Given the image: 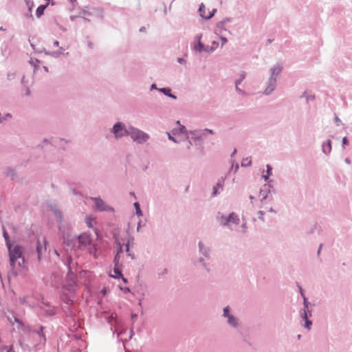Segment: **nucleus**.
I'll return each mask as SVG.
<instances>
[{
  "instance_id": "58836bf2",
  "label": "nucleus",
  "mask_w": 352,
  "mask_h": 352,
  "mask_svg": "<svg viewBox=\"0 0 352 352\" xmlns=\"http://www.w3.org/2000/svg\"><path fill=\"white\" fill-rule=\"evenodd\" d=\"M302 298L303 299V307L302 309H310L309 306H314V304H311L310 302L308 301L306 296Z\"/></svg>"
},
{
  "instance_id": "79ce46f5",
  "label": "nucleus",
  "mask_w": 352,
  "mask_h": 352,
  "mask_svg": "<svg viewBox=\"0 0 352 352\" xmlns=\"http://www.w3.org/2000/svg\"><path fill=\"white\" fill-rule=\"evenodd\" d=\"M251 164L252 161L251 160H249L248 158L243 159V161L241 162V166L244 167L249 166L251 165Z\"/></svg>"
},
{
  "instance_id": "b1692460",
  "label": "nucleus",
  "mask_w": 352,
  "mask_h": 352,
  "mask_svg": "<svg viewBox=\"0 0 352 352\" xmlns=\"http://www.w3.org/2000/svg\"><path fill=\"white\" fill-rule=\"evenodd\" d=\"M122 267V265H120V266L114 267L113 270L114 275L110 274L109 276L113 278H120V277H122L123 274L121 270Z\"/></svg>"
},
{
  "instance_id": "6ab92c4d",
  "label": "nucleus",
  "mask_w": 352,
  "mask_h": 352,
  "mask_svg": "<svg viewBox=\"0 0 352 352\" xmlns=\"http://www.w3.org/2000/svg\"><path fill=\"white\" fill-rule=\"evenodd\" d=\"M271 74L270 78H273L277 80V77L282 71V67L279 64H276L270 69Z\"/></svg>"
},
{
  "instance_id": "a211bd4d",
  "label": "nucleus",
  "mask_w": 352,
  "mask_h": 352,
  "mask_svg": "<svg viewBox=\"0 0 352 352\" xmlns=\"http://www.w3.org/2000/svg\"><path fill=\"white\" fill-rule=\"evenodd\" d=\"M39 308L44 312V315L46 317H52L56 314V309L54 306L49 307H39Z\"/></svg>"
},
{
  "instance_id": "7c9ffc66",
  "label": "nucleus",
  "mask_w": 352,
  "mask_h": 352,
  "mask_svg": "<svg viewBox=\"0 0 352 352\" xmlns=\"http://www.w3.org/2000/svg\"><path fill=\"white\" fill-rule=\"evenodd\" d=\"M196 131V133L198 134H200L203 137L204 136H206L207 134H213L214 133V131L212 130V129H198V130H195Z\"/></svg>"
},
{
  "instance_id": "f3484780",
  "label": "nucleus",
  "mask_w": 352,
  "mask_h": 352,
  "mask_svg": "<svg viewBox=\"0 0 352 352\" xmlns=\"http://www.w3.org/2000/svg\"><path fill=\"white\" fill-rule=\"evenodd\" d=\"M199 252L202 254L204 257L209 259L210 258V248L206 247L202 241L198 243Z\"/></svg>"
},
{
  "instance_id": "0eeeda50",
  "label": "nucleus",
  "mask_w": 352,
  "mask_h": 352,
  "mask_svg": "<svg viewBox=\"0 0 352 352\" xmlns=\"http://www.w3.org/2000/svg\"><path fill=\"white\" fill-rule=\"evenodd\" d=\"M45 329V327L38 324L34 327H28V331L31 333L36 334L39 338L40 343H45L47 338L45 333H44Z\"/></svg>"
},
{
  "instance_id": "a878e982",
  "label": "nucleus",
  "mask_w": 352,
  "mask_h": 352,
  "mask_svg": "<svg viewBox=\"0 0 352 352\" xmlns=\"http://www.w3.org/2000/svg\"><path fill=\"white\" fill-rule=\"evenodd\" d=\"M206 45H205L201 41H199L195 44L193 47V50L197 52L201 53L202 52H206Z\"/></svg>"
},
{
  "instance_id": "6e6d98bb",
  "label": "nucleus",
  "mask_w": 352,
  "mask_h": 352,
  "mask_svg": "<svg viewBox=\"0 0 352 352\" xmlns=\"http://www.w3.org/2000/svg\"><path fill=\"white\" fill-rule=\"evenodd\" d=\"M297 286H298V290H299V292H300V294L301 297H304V296H305V294L304 290H303V289L302 288V287H301L298 283H297Z\"/></svg>"
},
{
  "instance_id": "69168bd1",
  "label": "nucleus",
  "mask_w": 352,
  "mask_h": 352,
  "mask_svg": "<svg viewBox=\"0 0 352 352\" xmlns=\"http://www.w3.org/2000/svg\"><path fill=\"white\" fill-rule=\"evenodd\" d=\"M223 21H225L226 23H227L228 22H232V19L231 17H226L225 19H223Z\"/></svg>"
},
{
  "instance_id": "a19ab883",
  "label": "nucleus",
  "mask_w": 352,
  "mask_h": 352,
  "mask_svg": "<svg viewBox=\"0 0 352 352\" xmlns=\"http://www.w3.org/2000/svg\"><path fill=\"white\" fill-rule=\"evenodd\" d=\"M216 12H217V9L214 8L212 10V11L209 12L208 14L206 16H204V19L206 20H209L213 17V16L215 14Z\"/></svg>"
},
{
  "instance_id": "412c9836",
  "label": "nucleus",
  "mask_w": 352,
  "mask_h": 352,
  "mask_svg": "<svg viewBox=\"0 0 352 352\" xmlns=\"http://www.w3.org/2000/svg\"><path fill=\"white\" fill-rule=\"evenodd\" d=\"M322 152L325 155H329L331 151V141L330 140H327L326 142H324L322 144Z\"/></svg>"
},
{
  "instance_id": "13d9d810",
  "label": "nucleus",
  "mask_w": 352,
  "mask_h": 352,
  "mask_svg": "<svg viewBox=\"0 0 352 352\" xmlns=\"http://www.w3.org/2000/svg\"><path fill=\"white\" fill-rule=\"evenodd\" d=\"M120 289L124 293V294H128L129 292H131V289L129 287H120Z\"/></svg>"
},
{
  "instance_id": "dca6fc26",
  "label": "nucleus",
  "mask_w": 352,
  "mask_h": 352,
  "mask_svg": "<svg viewBox=\"0 0 352 352\" xmlns=\"http://www.w3.org/2000/svg\"><path fill=\"white\" fill-rule=\"evenodd\" d=\"M43 243H44V247L41 245L40 241L38 239L36 241V251L37 254V259L38 261L41 259V255L43 251L45 252L47 250L46 245H47V241L45 238L43 239Z\"/></svg>"
},
{
  "instance_id": "8fccbe9b",
  "label": "nucleus",
  "mask_w": 352,
  "mask_h": 352,
  "mask_svg": "<svg viewBox=\"0 0 352 352\" xmlns=\"http://www.w3.org/2000/svg\"><path fill=\"white\" fill-rule=\"evenodd\" d=\"M50 306H52V305H50V303L49 302H45V301L44 300L43 297V298H42V301H41V305H40L39 307H50Z\"/></svg>"
},
{
  "instance_id": "052dcab7",
  "label": "nucleus",
  "mask_w": 352,
  "mask_h": 352,
  "mask_svg": "<svg viewBox=\"0 0 352 352\" xmlns=\"http://www.w3.org/2000/svg\"><path fill=\"white\" fill-rule=\"evenodd\" d=\"M334 121L337 126H340L342 122L341 120L337 116H335Z\"/></svg>"
},
{
  "instance_id": "f03ea898",
  "label": "nucleus",
  "mask_w": 352,
  "mask_h": 352,
  "mask_svg": "<svg viewBox=\"0 0 352 352\" xmlns=\"http://www.w3.org/2000/svg\"><path fill=\"white\" fill-rule=\"evenodd\" d=\"M77 276L74 274L70 266L68 267V272L65 278V283L63 289L69 293H75L77 287Z\"/></svg>"
},
{
  "instance_id": "c756f323",
  "label": "nucleus",
  "mask_w": 352,
  "mask_h": 352,
  "mask_svg": "<svg viewBox=\"0 0 352 352\" xmlns=\"http://www.w3.org/2000/svg\"><path fill=\"white\" fill-rule=\"evenodd\" d=\"M300 98H305L307 103H308L310 100L313 101L315 100V96L313 94H309L307 91H305L302 93V94L300 96Z\"/></svg>"
},
{
  "instance_id": "4d7b16f0",
  "label": "nucleus",
  "mask_w": 352,
  "mask_h": 352,
  "mask_svg": "<svg viewBox=\"0 0 352 352\" xmlns=\"http://www.w3.org/2000/svg\"><path fill=\"white\" fill-rule=\"evenodd\" d=\"M221 41V45H224L227 42H228V39L227 38H226L225 36H221L219 37Z\"/></svg>"
},
{
  "instance_id": "9d476101",
  "label": "nucleus",
  "mask_w": 352,
  "mask_h": 352,
  "mask_svg": "<svg viewBox=\"0 0 352 352\" xmlns=\"http://www.w3.org/2000/svg\"><path fill=\"white\" fill-rule=\"evenodd\" d=\"M300 316L305 322L304 327L307 330H310L312 326V321L309 319L312 316L311 309H300L299 311Z\"/></svg>"
},
{
  "instance_id": "5701e85b",
  "label": "nucleus",
  "mask_w": 352,
  "mask_h": 352,
  "mask_svg": "<svg viewBox=\"0 0 352 352\" xmlns=\"http://www.w3.org/2000/svg\"><path fill=\"white\" fill-rule=\"evenodd\" d=\"M198 263H200L207 272H210V268L208 263H207L203 257H199L197 260L194 261V265L197 266Z\"/></svg>"
},
{
  "instance_id": "0e129e2a",
  "label": "nucleus",
  "mask_w": 352,
  "mask_h": 352,
  "mask_svg": "<svg viewBox=\"0 0 352 352\" xmlns=\"http://www.w3.org/2000/svg\"><path fill=\"white\" fill-rule=\"evenodd\" d=\"M133 241H134V238L133 236H129L128 240H127V242L126 243H129V246L130 245V243H131L132 244L133 243Z\"/></svg>"
},
{
  "instance_id": "ddd939ff",
  "label": "nucleus",
  "mask_w": 352,
  "mask_h": 352,
  "mask_svg": "<svg viewBox=\"0 0 352 352\" xmlns=\"http://www.w3.org/2000/svg\"><path fill=\"white\" fill-rule=\"evenodd\" d=\"M63 243L71 250L74 249L77 244V238L72 237L69 234H63Z\"/></svg>"
},
{
  "instance_id": "e433bc0d",
  "label": "nucleus",
  "mask_w": 352,
  "mask_h": 352,
  "mask_svg": "<svg viewBox=\"0 0 352 352\" xmlns=\"http://www.w3.org/2000/svg\"><path fill=\"white\" fill-rule=\"evenodd\" d=\"M198 11H199L200 16L202 17L203 19H204V16H207V15H206V7L203 3H201L200 4Z\"/></svg>"
},
{
  "instance_id": "ea45409f",
  "label": "nucleus",
  "mask_w": 352,
  "mask_h": 352,
  "mask_svg": "<svg viewBox=\"0 0 352 352\" xmlns=\"http://www.w3.org/2000/svg\"><path fill=\"white\" fill-rule=\"evenodd\" d=\"M120 254H116L113 261L114 267L120 266L121 264H120Z\"/></svg>"
},
{
  "instance_id": "09e8293b",
  "label": "nucleus",
  "mask_w": 352,
  "mask_h": 352,
  "mask_svg": "<svg viewBox=\"0 0 352 352\" xmlns=\"http://www.w3.org/2000/svg\"><path fill=\"white\" fill-rule=\"evenodd\" d=\"M258 219L262 221L263 222L265 221V219H264V214H265V212L263 211V210H258Z\"/></svg>"
},
{
  "instance_id": "864d4df0",
  "label": "nucleus",
  "mask_w": 352,
  "mask_h": 352,
  "mask_svg": "<svg viewBox=\"0 0 352 352\" xmlns=\"http://www.w3.org/2000/svg\"><path fill=\"white\" fill-rule=\"evenodd\" d=\"M318 226L317 223H315L312 226L310 230L307 232V234H312L314 232V231L318 228Z\"/></svg>"
},
{
  "instance_id": "49530a36",
  "label": "nucleus",
  "mask_w": 352,
  "mask_h": 352,
  "mask_svg": "<svg viewBox=\"0 0 352 352\" xmlns=\"http://www.w3.org/2000/svg\"><path fill=\"white\" fill-rule=\"evenodd\" d=\"M245 78V74H241L239 79L235 80V85H240Z\"/></svg>"
},
{
  "instance_id": "4c0bfd02",
  "label": "nucleus",
  "mask_w": 352,
  "mask_h": 352,
  "mask_svg": "<svg viewBox=\"0 0 352 352\" xmlns=\"http://www.w3.org/2000/svg\"><path fill=\"white\" fill-rule=\"evenodd\" d=\"M124 245L126 247L125 252H126L127 256H129L132 260L135 259V256L134 253H131L130 252V248L129 247V243H126L124 244Z\"/></svg>"
},
{
  "instance_id": "bf43d9fd",
  "label": "nucleus",
  "mask_w": 352,
  "mask_h": 352,
  "mask_svg": "<svg viewBox=\"0 0 352 352\" xmlns=\"http://www.w3.org/2000/svg\"><path fill=\"white\" fill-rule=\"evenodd\" d=\"M201 38H202V34H197L195 37V41L197 43H199V41H201Z\"/></svg>"
},
{
  "instance_id": "a18cd8bd",
  "label": "nucleus",
  "mask_w": 352,
  "mask_h": 352,
  "mask_svg": "<svg viewBox=\"0 0 352 352\" xmlns=\"http://www.w3.org/2000/svg\"><path fill=\"white\" fill-rule=\"evenodd\" d=\"M266 174L268 175V176L272 175V167L270 164L266 165Z\"/></svg>"
},
{
  "instance_id": "603ef678",
  "label": "nucleus",
  "mask_w": 352,
  "mask_h": 352,
  "mask_svg": "<svg viewBox=\"0 0 352 352\" xmlns=\"http://www.w3.org/2000/svg\"><path fill=\"white\" fill-rule=\"evenodd\" d=\"M349 142L347 137H344L342 140V146L344 147L345 146L349 145Z\"/></svg>"
},
{
  "instance_id": "4be33fe9",
  "label": "nucleus",
  "mask_w": 352,
  "mask_h": 352,
  "mask_svg": "<svg viewBox=\"0 0 352 352\" xmlns=\"http://www.w3.org/2000/svg\"><path fill=\"white\" fill-rule=\"evenodd\" d=\"M226 24V23H225V21H223V20L217 23L214 33L218 34H221L222 31H227V29L225 27Z\"/></svg>"
},
{
  "instance_id": "1a4fd4ad",
  "label": "nucleus",
  "mask_w": 352,
  "mask_h": 352,
  "mask_svg": "<svg viewBox=\"0 0 352 352\" xmlns=\"http://www.w3.org/2000/svg\"><path fill=\"white\" fill-rule=\"evenodd\" d=\"M191 138L189 141L190 144H192V142H194L195 146L197 148V149L200 150V151L202 153L204 151V140L203 136L200 134H198V133H196V131H190Z\"/></svg>"
},
{
  "instance_id": "473e14b6",
  "label": "nucleus",
  "mask_w": 352,
  "mask_h": 352,
  "mask_svg": "<svg viewBox=\"0 0 352 352\" xmlns=\"http://www.w3.org/2000/svg\"><path fill=\"white\" fill-rule=\"evenodd\" d=\"M157 90L159 92L162 93L163 94H164L165 96H166L168 97H169V96L172 93V90L170 87H163V88H160V89H157Z\"/></svg>"
},
{
  "instance_id": "bb28decb",
  "label": "nucleus",
  "mask_w": 352,
  "mask_h": 352,
  "mask_svg": "<svg viewBox=\"0 0 352 352\" xmlns=\"http://www.w3.org/2000/svg\"><path fill=\"white\" fill-rule=\"evenodd\" d=\"M6 170V176L10 177L12 180H14L16 178V170L11 167H8Z\"/></svg>"
},
{
  "instance_id": "774afa93",
  "label": "nucleus",
  "mask_w": 352,
  "mask_h": 352,
  "mask_svg": "<svg viewBox=\"0 0 352 352\" xmlns=\"http://www.w3.org/2000/svg\"><path fill=\"white\" fill-rule=\"evenodd\" d=\"M168 139H169L170 140L173 141L174 142H176V143L177 142V141L176 140V139H175L174 137H173L171 135H170V134H168Z\"/></svg>"
},
{
  "instance_id": "f704fd0d",
  "label": "nucleus",
  "mask_w": 352,
  "mask_h": 352,
  "mask_svg": "<svg viewBox=\"0 0 352 352\" xmlns=\"http://www.w3.org/2000/svg\"><path fill=\"white\" fill-rule=\"evenodd\" d=\"M25 2L27 7L28 8L30 18L33 19V16L32 14V10L34 6V2L32 0H25Z\"/></svg>"
},
{
  "instance_id": "2f4dec72",
  "label": "nucleus",
  "mask_w": 352,
  "mask_h": 352,
  "mask_svg": "<svg viewBox=\"0 0 352 352\" xmlns=\"http://www.w3.org/2000/svg\"><path fill=\"white\" fill-rule=\"evenodd\" d=\"M45 54L46 55L51 56L54 58H58L61 54H63V52L61 51H53V52H47L44 50Z\"/></svg>"
},
{
  "instance_id": "f257e3e1",
  "label": "nucleus",
  "mask_w": 352,
  "mask_h": 352,
  "mask_svg": "<svg viewBox=\"0 0 352 352\" xmlns=\"http://www.w3.org/2000/svg\"><path fill=\"white\" fill-rule=\"evenodd\" d=\"M10 257V266L14 267L16 265V261L21 259V262H19L18 265L20 267H25V258L23 256V247L19 244H16L14 246L13 245H10V248H7Z\"/></svg>"
},
{
  "instance_id": "c85d7f7f",
  "label": "nucleus",
  "mask_w": 352,
  "mask_h": 352,
  "mask_svg": "<svg viewBox=\"0 0 352 352\" xmlns=\"http://www.w3.org/2000/svg\"><path fill=\"white\" fill-rule=\"evenodd\" d=\"M219 45V43L217 41H212V45H206V52L208 54H211L217 49Z\"/></svg>"
},
{
  "instance_id": "6e6552de",
  "label": "nucleus",
  "mask_w": 352,
  "mask_h": 352,
  "mask_svg": "<svg viewBox=\"0 0 352 352\" xmlns=\"http://www.w3.org/2000/svg\"><path fill=\"white\" fill-rule=\"evenodd\" d=\"M92 243V239L90 234L87 233L80 234L77 238L78 248L83 250L90 245Z\"/></svg>"
},
{
  "instance_id": "7ed1b4c3",
  "label": "nucleus",
  "mask_w": 352,
  "mask_h": 352,
  "mask_svg": "<svg viewBox=\"0 0 352 352\" xmlns=\"http://www.w3.org/2000/svg\"><path fill=\"white\" fill-rule=\"evenodd\" d=\"M128 135L138 144H143L149 139L148 134L133 126L129 127Z\"/></svg>"
},
{
  "instance_id": "f8f14e48",
  "label": "nucleus",
  "mask_w": 352,
  "mask_h": 352,
  "mask_svg": "<svg viewBox=\"0 0 352 352\" xmlns=\"http://www.w3.org/2000/svg\"><path fill=\"white\" fill-rule=\"evenodd\" d=\"M81 13L84 15H96L99 18H103V10L101 8L85 7L82 9Z\"/></svg>"
},
{
  "instance_id": "20e7f679",
  "label": "nucleus",
  "mask_w": 352,
  "mask_h": 352,
  "mask_svg": "<svg viewBox=\"0 0 352 352\" xmlns=\"http://www.w3.org/2000/svg\"><path fill=\"white\" fill-rule=\"evenodd\" d=\"M217 219L223 226H228L230 223H233L234 225H239L240 223V219L239 216L234 212H230L228 216H226L218 212Z\"/></svg>"
},
{
  "instance_id": "de8ad7c7",
  "label": "nucleus",
  "mask_w": 352,
  "mask_h": 352,
  "mask_svg": "<svg viewBox=\"0 0 352 352\" xmlns=\"http://www.w3.org/2000/svg\"><path fill=\"white\" fill-rule=\"evenodd\" d=\"M239 85H235V87H236V91L239 93V94H241V95H246V92L240 89L239 87Z\"/></svg>"
},
{
  "instance_id": "c03bdc74",
  "label": "nucleus",
  "mask_w": 352,
  "mask_h": 352,
  "mask_svg": "<svg viewBox=\"0 0 352 352\" xmlns=\"http://www.w3.org/2000/svg\"><path fill=\"white\" fill-rule=\"evenodd\" d=\"M13 349V346H10L9 347L7 346H5V345H3L1 349H0V351L1 352H3L5 351H6V352H11L12 350Z\"/></svg>"
},
{
  "instance_id": "423d86ee",
  "label": "nucleus",
  "mask_w": 352,
  "mask_h": 352,
  "mask_svg": "<svg viewBox=\"0 0 352 352\" xmlns=\"http://www.w3.org/2000/svg\"><path fill=\"white\" fill-rule=\"evenodd\" d=\"M222 316L228 318L227 322L230 327L235 329L239 327V319L230 314V307L229 306L223 308Z\"/></svg>"
},
{
  "instance_id": "2eb2a0df",
  "label": "nucleus",
  "mask_w": 352,
  "mask_h": 352,
  "mask_svg": "<svg viewBox=\"0 0 352 352\" xmlns=\"http://www.w3.org/2000/svg\"><path fill=\"white\" fill-rule=\"evenodd\" d=\"M277 80L273 78H269L267 82V87L264 91V94L268 96L271 94L276 89Z\"/></svg>"
},
{
  "instance_id": "338daca9",
  "label": "nucleus",
  "mask_w": 352,
  "mask_h": 352,
  "mask_svg": "<svg viewBox=\"0 0 352 352\" xmlns=\"http://www.w3.org/2000/svg\"><path fill=\"white\" fill-rule=\"evenodd\" d=\"M270 177V176H268V175H267V174L263 175V178L264 179L265 182H269Z\"/></svg>"
},
{
  "instance_id": "cd10ccee",
  "label": "nucleus",
  "mask_w": 352,
  "mask_h": 352,
  "mask_svg": "<svg viewBox=\"0 0 352 352\" xmlns=\"http://www.w3.org/2000/svg\"><path fill=\"white\" fill-rule=\"evenodd\" d=\"M3 236L5 239L7 248H10V245H13V242L10 241V236L5 228H3Z\"/></svg>"
},
{
  "instance_id": "39448f33",
  "label": "nucleus",
  "mask_w": 352,
  "mask_h": 352,
  "mask_svg": "<svg viewBox=\"0 0 352 352\" xmlns=\"http://www.w3.org/2000/svg\"><path fill=\"white\" fill-rule=\"evenodd\" d=\"M111 131L113 133L116 138H120L128 135L129 128L126 129L122 122H117L113 124Z\"/></svg>"
},
{
  "instance_id": "37998d69",
  "label": "nucleus",
  "mask_w": 352,
  "mask_h": 352,
  "mask_svg": "<svg viewBox=\"0 0 352 352\" xmlns=\"http://www.w3.org/2000/svg\"><path fill=\"white\" fill-rule=\"evenodd\" d=\"M92 221H93V219L91 218V217H86L85 218V223H87V226L88 228H92L93 227V225H92Z\"/></svg>"
},
{
  "instance_id": "680f3d73",
  "label": "nucleus",
  "mask_w": 352,
  "mask_h": 352,
  "mask_svg": "<svg viewBox=\"0 0 352 352\" xmlns=\"http://www.w3.org/2000/svg\"><path fill=\"white\" fill-rule=\"evenodd\" d=\"M177 62L179 63V64H186V59H184V58L182 57H179V58H177Z\"/></svg>"
},
{
  "instance_id": "9b49d317",
  "label": "nucleus",
  "mask_w": 352,
  "mask_h": 352,
  "mask_svg": "<svg viewBox=\"0 0 352 352\" xmlns=\"http://www.w3.org/2000/svg\"><path fill=\"white\" fill-rule=\"evenodd\" d=\"M95 201L96 210L99 212H114V208L110 206L107 205L100 197L93 198Z\"/></svg>"
},
{
  "instance_id": "e2e57ef3",
  "label": "nucleus",
  "mask_w": 352,
  "mask_h": 352,
  "mask_svg": "<svg viewBox=\"0 0 352 352\" xmlns=\"http://www.w3.org/2000/svg\"><path fill=\"white\" fill-rule=\"evenodd\" d=\"M14 321L21 326L24 325L23 322L21 319H19L16 317L14 318Z\"/></svg>"
},
{
  "instance_id": "5fc2aeb1",
  "label": "nucleus",
  "mask_w": 352,
  "mask_h": 352,
  "mask_svg": "<svg viewBox=\"0 0 352 352\" xmlns=\"http://www.w3.org/2000/svg\"><path fill=\"white\" fill-rule=\"evenodd\" d=\"M64 302L68 305L72 304L73 300L68 296H66L65 299L63 300Z\"/></svg>"
},
{
  "instance_id": "c9c22d12",
  "label": "nucleus",
  "mask_w": 352,
  "mask_h": 352,
  "mask_svg": "<svg viewBox=\"0 0 352 352\" xmlns=\"http://www.w3.org/2000/svg\"><path fill=\"white\" fill-rule=\"evenodd\" d=\"M115 243L117 245L116 254H122L123 252V245L119 241L118 239H116Z\"/></svg>"
},
{
  "instance_id": "4468645a",
  "label": "nucleus",
  "mask_w": 352,
  "mask_h": 352,
  "mask_svg": "<svg viewBox=\"0 0 352 352\" xmlns=\"http://www.w3.org/2000/svg\"><path fill=\"white\" fill-rule=\"evenodd\" d=\"M226 179V176L221 177L218 179L216 185L213 186L212 192L211 194L212 197H216L219 193V190H223Z\"/></svg>"
},
{
  "instance_id": "393cba45",
  "label": "nucleus",
  "mask_w": 352,
  "mask_h": 352,
  "mask_svg": "<svg viewBox=\"0 0 352 352\" xmlns=\"http://www.w3.org/2000/svg\"><path fill=\"white\" fill-rule=\"evenodd\" d=\"M49 6V3L40 5L36 10V16L37 18H41L43 14L45 9Z\"/></svg>"
},
{
  "instance_id": "aec40b11",
  "label": "nucleus",
  "mask_w": 352,
  "mask_h": 352,
  "mask_svg": "<svg viewBox=\"0 0 352 352\" xmlns=\"http://www.w3.org/2000/svg\"><path fill=\"white\" fill-rule=\"evenodd\" d=\"M50 208L54 215L56 217L58 223H62L63 215L61 211L57 208L56 205H51Z\"/></svg>"
},
{
  "instance_id": "72a5a7b5",
  "label": "nucleus",
  "mask_w": 352,
  "mask_h": 352,
  "mask_svg": "<svg viewBox=\"0 0 352 352\" xmlns=\"http://www.w3.org/2000/svg\"><path fill=\"white\" fill-rule=\"evenodd\" d=\"M133 206H134V208L135 210V213H136L137 216L139 217L143 216V212H142V210H141L140 205L139 202H135L133 204Z\"/></svg>"
},
{
  "instance_id": "3c124183",
  "label": "nucleus",
  "mask_w": 352,
  "mask_h": 352,
  "mask_svg": "<svg viewBox=\"0 0 352 352\" xmlns=\"http://www.w3.org/2000/svg\"><path fill=\"white\" fill-rule=\"evenodd\" d=\"M15 76H16L15 73L8 72L7 74V79L8 80H13L15 78Z\"/></svg>"
}]
</instances>
